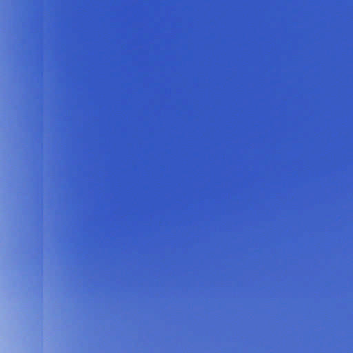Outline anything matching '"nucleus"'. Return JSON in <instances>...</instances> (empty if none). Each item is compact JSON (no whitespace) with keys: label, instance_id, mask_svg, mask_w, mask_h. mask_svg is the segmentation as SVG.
I'll return each instance as SVG.
<instances>
[{"label":"nucleus","instance_id":"2","mask_svg":"<svg viewBox=\"0 0 353 353\" xmlns=\"http://www.w3.org/2000/svg\"><path fill=\"white\" fill-rule=\"evenodd\" d=\"M165 353H169L168 352H166Z\"/></svg>","mask_w":353,"mask_h":353},{"label":"nucleus","instance_id":"1","mask_svg":"<svg viewBox=\"0 0 353 353\" xmlns=\"http://www.w3.org/2000/svg\"><path fill=\"white\" fill-rule=\"evenodd\" d=\"M143 353H146L145 352H143Z\"/></svg>","mask_w":353,"mask_h":353}]
</instances>
